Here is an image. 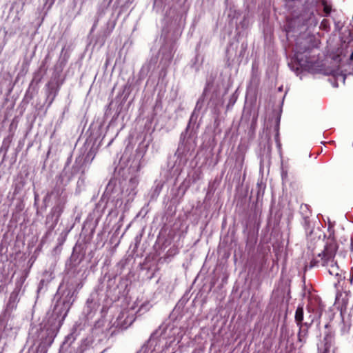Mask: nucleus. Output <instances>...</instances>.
Segmentation results:
<instances>
[{
  "instance_id": "3",
  "label": "nucleus",
  "mask_w": 353,
  "mask_h": 353,
  "mask_svg": "<svg viewBox=\"0 0 353 353\" xmlns=\"http://www.w3.org/2000/svg\"><path fill=\"white\" fill-rule=\"evenodd\" d=\"M295 319L298 323H301L303 320V308L299 306L295 312Z\"/></svg>"
},
{
  "instance_id": "1",
  "label": "nucleus",
  "mask_w": 353,
  "mask_h": 353,
  "mask_svg": "<svg viewBox=\"0 0 353 353\" xmlns=\"http://www.w3.org/2000/svg\"><path fill=\"white\" fill-rule=\"evenodd\" d=\"M337 250L338 245L336 240L334 238H327L323 251L318 254L319 260L312 261L311 266L321 264L327 269L331 276L341 277L342 271L334 259Z\"/></svg>"
},
{
  "instance_id": "4",
  "label": "nucleus",
  "mask_w": 353,
  "mask_h": 353,
  "mask_svg": "<svg viewBox=\"0 0 353 353\" xmlns=\"http://www.w3.org/2000/svg\"><path fill=\"white\" fill-rule=\"evenodd\" d=\"M323 11L326 14H330L331 11H332V7L331 6L327 4V3H323Z\"/></svg>"
},
{
  "instance_id": "2",
  "label": "nucleus",
  "mask_w": 353,
  "mask_h": 353,
  "mask_svg": "<svg viewBox=\"0 0 353 353\" xmlns=\"http://www.w3.org/2000/svg\"><path fill=\"white\" fill-rule=\"evenodd\" d=\"M345 79L346 77L345 74L342 73H338L335 75L332 76L331 78L330 79V81H333V83H332V85L333 87H339V82L340 81L343 84H344Z\"/></svg>"
},
{
  "instance_id": "5",
  "label": "nucleus",
  "mask_w": 353,
  "mask_h": 353,
  "mask_svg": "<svg viewBox=\"0 0 353 353\" xmlns=\"http://www.w3.org/2000/svg\"><path fill=\"white\" fill-rule=\"evenodd\" d=\"M329 25L328 21L326 19H323L321 23V27L323 29H326Z\"/></svg>"
},
{
  "instance_id": "6",
  "label": "nucleus",
  "mask_w": 353,
  "mask_h": 353,
  "mask_svg": "<svg viewBox=\"0 0 353 353\" xmlns=\"http://www.w3.org/2000/svg\"><path fill=\"white\" fill-rule=\"evenodd\" d=\"M350 58H351V60H352V61H353V52H352V53L351 54Z\"/></svg>"
}]
</instances>
